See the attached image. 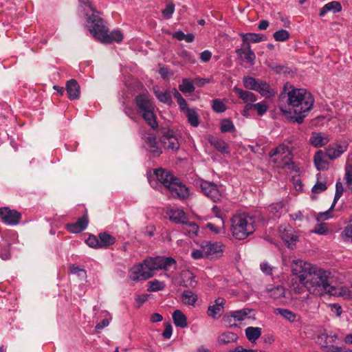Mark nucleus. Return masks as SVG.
I'll use <instances>...</instances> for the list:
<instances>
[{
	"instance_id": "obj_26",
	"label": "nucleus",
	"mask_w": 352,
	"mask_h": 352,
	"mask_svg": "<svg viewBox=\"0 0 352 352\" xmlns=\"http://www.w3.org/2000/svg\"><path fill=\"white\" fill-rule=\"evenodd\" d=\"M181 298L184 305L194 307L197 301L198 296L190 290H185L183 292Z\"/></svg>"
},
{
	"instance_id": "obj_58",
	"label": "nucleus",
	"mask_w": 352,
	"mask_h": 352,
	"mask_svg": "<svg viewBox=\"0 0 352 352\" xmlns=\"http://www.w3.org/2000/svg\"><path fill=\"white\" fill-rule=\"evenodd\" d=\"M332 210H331V208L325 211V212H319L318 214H317L316 217V219L317 221L320 222V221H325V220H327L330 218H331V211Z\"/></svg>"
},
{
	"instance_id": "obj_51",
	"label": "nucleus",
	"mask_w": 352,
	"mask_h": 352,
	"mask_svg": "<svg viewBox=\"0 0 352 352\" xmlns=\"http://www.w3.org/2000/svg\"><path fill=\"white\" fill-rule=\"evenodd\" d=\"M0 257L3 260H8L10 258V245L8 243H0Z\"/></svg>"
},
{
	"instance_id": "obj_30",
	"label": "nucleus",
	"mask_w": 352,
	"mask_h": 352,
	"mask_svg": "<svg viewBox=\"0 0 352 352\" xmlns=\"http://www.w3.org/2000/svg\"><path fill=\"white\" fill-rule=\"evenodd\" d=\"M247 339L251 342H254L261 335V328L249 327L245 330Z\"/></svg>"
},
{
	"instance_id": "obj_47",
	"label": "nucleus",
	"mask_w": 352,
	"mask_h": 352,
	"mask_svg": "<svg viewBox=\"0 0 352 352\" xmlns=\"http://www.w3.org/2000/svg\"><path fill=\"white\" fill-rule=\"evenodd\" d=\"M344 192L343 185L340 182H337L336 184V192L334 195V199L333 203L331 206V210H333L335 207L336 204L342 197Z\"/></svg>"
},
{
	"instance_id": "obj_10",
	"label": "nucleus",
	"mask_w": 352,
	"mask_h": 352,
	"mask_svg": "<svg viewBox=\"0 0 352 352\" xmlns=\"http://www.w3.org/2000/svg\"><path fill=\"white\" fill-rule=\"evenodd\" d=\"M279 234L289 248L294 249L296 247V243L298 241V236L292 226L287 224L281 225L279 228Z\"/></svg>"
},
{
	"instance_id": "obj_59",
	"label": "nucleus",
	"mask_w": 352,
	"mask_h": 352,
	"mask_svg": "<svg viewBox=\"0 0 352 352\" xmlns=\"http://www.w3.org/2000/svg\"><path fill=\"white\" fill-rule=\"evenodd\" d=\"M254 108L259 116H263L267 110V107L264 102L253 104Z\"/></svg>"
},
{
	"instance_id": "obj_15",
	"label": "nucleus",
	"mask_w": 352,
	"mask_h": 352,
	"mask_svg": "<svg viewBox=\"0 0 352 352\" xmlns=\"http://www.w3.org/2000/svg\"><path fill=\"white\" fill-rule=\"evenodd\" d=\"M161 144L165 148L172 151H177L179 147V142L177 138L171 130L164 132L160 139Z\"/></svg>"
},
{
	"instance_id": "obj_48",
	"label": "nucleus",
	"mask_w": 352,
	"mask_h": 352,
	"mask_svg": "<svg viewBox=\"0 0 352 352\" xmlns=\"http://www.w3.org/2000/svg\"><path fill=\"white\" fill-rule=\"evenodd\" d=\"M259 80L250 76H245L243 79V85L246 89L255 90Z\"/></svg>"
},
{
	"instance_id": "obj_6",
	"label": "nucleus",
	"mask_w": 352,
	"mask_h": 352,
	"mask_svg": "<svg viewBox=\"0 0 352 352\" xmlns=\"http://www.w3.org/2000/svg\"><path fill=\"white\" fill-rule=\"evenodd\" d=\"M154 272V258L145 259L143 263L133 266L129 272L131 280L138 281L146 280L152 276Z\"/></svg>"
},
{
	"instance_id": "obj_40",
	"label": "nucleus",
	"mask_w": 352,
	"mask_h": 352,
	"mask_svg": "<svg viewBox=\"0 0 352 352\" xmlns=\"http://www.w3.org/2000/svg\"><path fill=\"white\" fill-rule=\"evenodd\" d=\"M186 226L184 228V232L186 234L190 237H194L197 235L199 227L195 222L188 221L186 220V223H184Z\"/></svg>"
},
{
	"instance_id": "obj_25",
	"label": "nucleus",
	"mask_w": 352,
	"mask_h": 352,
	"mask_svg": "<svg viewBox=\"0 0 352 352\" xmlns=\"http://www.w3.org/2000/svg\"><path fill=\"white\" fill-rule=\"evenodd\" d=\"M238 339L236 333L231 331H225L221 333L217 338V343L220 345L235 342Z\"/></svg>"
},
{
	"instance_id": "obj_32",
	"label": "nucleus",
	"mask_w": 352,
	"mask_h": 352,
	"mask_svg": "<svg viewBox=\"0 0 352 352\" xmlns=\"http://www.w3.org/2000/svg\"><path fill=\"white\" fill-rule=\"evenodd\" d=\"M255 91L259 92L262 96L270 98L274 96V92L271 89L270 86L265 82H261L259 80Z\"/></svg>"
},
{
	"instance_id": "obj_63",
	"label": "nucleus",
	"mask_w": 352,
	"mask_h": 352,
	"mask_svg": "<svg viewBox=\"0 0 352 352\" xmlns=\"http://www.w3.org/2000/svg\"><path fill=\"white\" fill-rule=\"evenodd\" d=\"M261 270L267 275H270L272 272V267L267 262H263L260 265Z\"/></svg>"
},
{
	"instance_id": "obj_45",
	"label": "nucleus",
	"mask_w": 352,
	"mask_h": 352,
	"mask_svg": "<svg viewBox=\"0 0 352 352\" xmlns=\"http://www.w3.org/2000/svg\"><path fill=\"white\" fill-rule=\"evenodd\" d=\"M220 129L222 133L233 132L235 126L230 119H223L221 121Z\"/></svg>"
},
{
	"instance_id": "obj_42",
	"label": "nucleus",
	"mask_w": 352,
	"mask_h": 352,
	"mask_svg": "<svg viewBox=\"0 0 352 352\" xmlns=\"http://www.w3.org/2000/svg\"><path fill=\"white\" fill-rule=\"evenodd\" d=\"M173 38L177 41L184 40L186 43H192L195 40L193 34H184L182 31H177L171 34Z\"/></svg>"
},
{
	"instance_id": "obj_11",
	"label": "nucleus",
	"mask_w": 352,
	"mask_h": 352,
	"mask_svg": "<svg viewBox=\"0 0 352 352\" xmlns=\"http://www.w3.org/2000/svg\"><path fill=\"white\" fill-rule=\"evenodd\" d=\"M200 188L205 195L211 199L214 202L221 199V193L217 186L212 182L205 180L200 181Z\"/></svg>"
},
{
	"instance_id": "obj_2",
	"label": "nucleus",
	"mask_w": 352,
	"mask_h": 352,
	"mask_svg": "<svg viewBox=\"0 0 352 352\" xmlns=\"http://www.w3.org/2000/svg\"><path fill=\"white\" fill-rule=\"evenodd\" d=\"M87 16V27L93 36L103 43H120L123 39L120 30H114L109 32L100 12L91 5L89 0H79Z\"/></svg>"
},
{
	"instance_id": "obj_38",
	"label": "nucleus",
	"mask_w": 352,
	"mask_h": 352,
	"mask_svg": "<svg viewBox=\"0 0 352 352\" xmlns=\"http://www.w3.org/2000/svg\"><path fill=\"white\" fill-rule=\"evenodd\" d=\"M195 89L193 80L190 78H183L182 84L179 85V89L184 94L192 93Z\"/></svg>"
},
{
	"instance_id": "obj_53",
	"label": "nucleus",
	"mask_w": 352,
	"mask_h": 352,
	"mask_svg": "<svg viewBox=\"0 0 352 352\" xmlns=\"http://www.w3.org/2000/svg\"><path fill=\"white\" fill-rule=\"evenodd\" d=\"M212 107L214 111L217 113H223L226 110L225 104L219 99L212 101Z\"/></svg>"
},
{
	"instance_id": "obj_8",
	"label": "nucleus",
	"mask_w": 352,
	"mask_h": 352,
	"mask_svg": "<svg viewBox=\"0 0 352 352\" xmlns=\"http://www.w3.org/2000/svg\"><path fill=\"white\" fill-rule=\"evenodd\" d=\"M166 188L173 197L181 200L187 199L190 195L189 188L176 177Z\"/></svg>"
},
{
	"instance_id": "obj_52",
	"label": "nucleus",
	"mask_w": 352,
	"mask_h": 352,
	"mask_svg": "<svg viewBox=\"0 0 352 352\" xmlns=\"http://www.w3.org/2000/svg\"><path fill=\"white\" fill-rule=\"evenodd\" d=\"M155 96L157 97L160 101L164 103L170 104L172 102L171 95L168 91L158 94L155 92Z\"/></svg>"
},
{
	"instance_id": "obj_55",
	"label": "nucleus",
	"mask_w": 352,
	"mask_h": 352,
	"mask_svg": "<svg viewBox=\"0 0 352 352\" xmlns=\"http://www.w3.org/2000/svg\"><path fill=\"white\" fill-rule=\"evenodd\" d=\"M207 228L214 234H218L223 228V225H221V222L219 224L215 225L214 223L208 222L206 224Z\"/></svg>"
},
{
	"instance_id": "obj_46",
	"label": "nucleus",
	"mask_w": 352,
	"mask_h": 352,
	"mask_svg": "<svg viewBox=\"0 0 352 352\" xmlns=\"http://www.w3.org/2000/svg\"><path fill=\"white\" fill-rule=\"evenodd\" d=\"M223 312V309L220 308V307L216 306L215 304L210 305L207 310L208 316L214 319L219 318Z\"/></svg>"
},
{
	"instance_id": "obj_4",
	"label": "nucleus",
	"mask_w": 352,
	"mask_h": 352,
	"mask_svg": "<svg viewBox=\"0 0 352 352\" xmlns=\"http://www.w3.org/2000/svg\"><path fill=\"white\" fill-rule=\"evenodd\" d=\"M135 103L138 107V112L145 122L151 126L149 132L142 133L144 146L146 149L152 151L154 147V104L151 99L146 94H140L135 98Z\"/></svg>"
},
{
	"instance_id": "obj_35",
	"label": "nucleus",
	"mask_w": 352,
	"mask_h": 352,
	"mask_svg": "<svg viewBox=\"0 0 352 352\" xmlns=\"http://www.w3.org/2000/svg\"><path fill=\"white\" fill-rule=\"evenodd\" d=\"M341 241L352 243V223L346 225L339 235Z\"/></svg>"
},
{
	"instance_id": "obj_21",
	"label": "nucleus",
	"mask_w": 352,
	"mask_h": 352,
	"mask_svg": "<svg viewBox=\"0 0 352 352\" xmlns=\"http://www.w3.org/2000/svg\"><path fill=\"white\" fill-rule=\"evenodd\" d=\"M66 91L67 96L70 100L78 99L80 98V86L76 80L71 79L67 81Z\"/></svg>"
},
{
	"instance_id": "obj_44",
	"label": "nucleus",
	"mask_w": 352,
	"mask_h": 352,
	"mask_svg": "<svg viewBox=\"0 0 352 352\" xmlns=\"http://www.w3.org/2000/svg\"><path fill=\"white\" fill-rule=\"evenodd\" d=\"M240 36L242 37L244 42L258 43L261 41L263 38L261 34L255 33H242Z\"/></svg>"
},
{
	"instance_id": "obj_57",
	"label": "nucleus",
	"mask_w": 352,
	"mask_h": 352,
	"mask_svg": "<svg viewBox=\"0 0 352 352\" xmlns=\"http://www.w3.org/2000/svg\"><path fill=\"white\" fill-rule=\"evenodd\" d=\"M191 256L195 259H199L204 257H206V254L204 251V242L201 245L200 250H194L191 252Z\"/></svg>"
},
{
	"instance_id": "obj_24",
	"label": "nucleus",
	"mask_w": 352,
	"mask_h": 352,
	"mask_svg": "<svg viewBox=\"0 0 352 352\" xmlns=\"http://www.w3.org/2000/svg\"><path fill=\"white\" fill-rule=\"evenodd\" d=\"M342 10V6L340 2L333 1L326 3L320 10V16H324L327 12H332L333 13L339 12Z\"/></svg>"
},
{
	"instance_id": "obj_34",
	"label": "nucleus",
	"mask_w": 352,
	"mask_h": 352,
	"mask_svg": "<svg viewBox=\"0 0 352 352\" xmlns=\"http://www.w3.org/2000/svg\"><path fill=\"white\" fill-rule=\"evenodd\" d=\"M327 188L326 179L322 177L321 174H317V182L312 187L311 191L314 193H320Z\"/></svg>"
},
{
	"instance_id": "obj_12",
	"label": "nucleus",
	"mask_w": 352,
	"mask_h": 352,
	"mask_svg": "<svg viewBox=\"0 0 352 352\" xmlns=\"http://www.w3.org/2000/svg\"><path fill=\"white\" fill-rule=\"evenodd\" d=\"M0 217L2 221L9 226L17 225L21 218V213L8 207L0 208Z\"/></svg>"
},
{
	"instance_id": "obj_62",
	"label": "nucleus",
	"mask_w": 352,
	"mask_h": 352,
	"mask_svg": "<svg viewBox=\"0 0 352 352\" xmlns=\"http://www.w3.org/2000/svg\"><path fill=\"white\" fill-rule=\"evenodd\" d=\"M173 333V327L170 323H166L164 326V330L162 333V336L165 339H169Z\"/></svg>"
},
{
	"instance_id": "obj_64",
	"label": "nucleus",
	"mask_w": 352,
	"mask_h": 352,
	"mask_svg": "<svg viewBox=\"0 0 352 352\" xmlns=\"http://www.w3.org/2000/svg\"><path fill=\"white\" fill-rule=\"evenodd\" d=\"M327 352H352V350L341 346H331L328 348Z\"/></svg>"
},
{
	"instance_id": "obj_7",
	"label": "nucleus",
	"mask_w": 352,
	"mask_h": 352,
	"mask_svg": "<svg viewBox=\"0 0 352 352\" xmlns=\"http://www.w3.org/2000/svg\"><path fill=\"white\" fill-rule=\"evenodd\" d=\"M270 156L272 161L280 168H285L292 161V152L289 148L284 144H280L273 148L270 153Z\"/></svg>"
},
{
	"instance_id": "obj_20",
	"label": "nucleus",
	"mask_w": 352,
	"mask_h": 352,
	"mask_svg": "<svg viewBox=\"0 0 352 352\" xmlns=\"http://www.w3.org/2000/svg\"><path fill=\"white\" fill-rule=\"evenodd\" d=\"M236 53L241 58L245 60L251 65L254 64L256 56L254 52L252 50L250 44L245 45L243 48L236 50Z\"/></svg>"
},
{
	"instance_id": "obj_23",
	"label": "nucleus",
	"mask_w": 352,
	"mask_h": 352,
	"mask_svg": "<svg viewBox=\"0 0 352 352\" xmlns=\"http://www.w3.org/2000/svg\"><path fill=\"white\" fill-rule=\"evenodd\" d=\"M309 142L312 146L318 148L327 144L329 142V138L324 133L314 132L310 137Z\"/></svg>"
},
{
	"instance_id": "obj_5",
	"label": "nucleus",
	"mask_w": 352,
	"mask_h": 352,
	"mask_svg": "<svg viewBox=\"0 0 352 352\" xmlns=\"http://www.w3.org/2000/svg\"><path fill=\"white\" fill-rule=\"evenodd\" d=\"M255 230V218L248 213H237L231 219V232L236 239L242 240L247 238Z\"/></svg>"
},
{
	"instance_id": "obj_3",
	"label": "nucleus",
	"mask_w": 352,
	"mask_h": 352,
	"mask_svg": "<svg viewBox=\"0 0 352 352\" xmlns=\"http://www.w3.org/2000/svg\"><path fill=\"white\" fill-rule=\"evenodd\" d=\"M287 106H280V111L285 115L294 113L295 116H289L294 122L302 123L304 113L309 111L314 104V99L305 89L292 88L287 93Z\"/></svg>"
},
{
	"instance_id": "obj_31",
	"label": "nucleus",
	"mask_w": 352,
	"mask_h": 352,
	"mask_svg": "<svg viewBox=\"0 0 352 352\" xmlns=\"http://www.w3.org/2000/svg\"><path fill=\"white\" fill-rule=\"evenodd\" d=\"M314 164L319 170H323L328 168L329 163L324 159V153L319 151L314 155Z\"/></svg>"
},
{
	"instance_id": "obj_18",
	"label": "nucleus",
	"mask_w": 352,
	"mask_h": 352,
	"mask_svg": "<svg viewBox=\"0 0 352 352\" xmlns=\"http://www.w3.org/2000/svg\"><path fill=\"white\" fill-rule=\"evenodd\" d=\"M88 223V216L87 214H84L76 222L67 224V229L72 233H80L87 228Z\"/></svg>"
},
{
	"instance_id": "obj_13",
	"label": "nucleus",
	"mask_w": 352,
	"mask_h": 352,
	"mask_svg": "<svg viewBox=\"0 0 352 352\" xmlns=\"http://www.w3.org/2000/svg\"><path fill=\"white\" fill-rule=\"evenodd\" d=\"M326 294L342 297L345 300H352V283L350 287H336L329 283Z\"/></svg>"
},
{
	"instance_id": "obj_28",
	"label": "nucleus",
	"mask_w": 352,
	"mask_h": 352,
	"mask_svg": "<svg viewBox=\"0 0 352 352\" xmlns=\"http://www.w3.org/2000/svg\"><path fill=\"white\" fill-rule=\"evenodd\" d=\"M98 238L100 248H106L116 242V238L107 232L100 233Z\"/></svg>"
},
{
	"instance_id": "obj_9",
	"label": "nucleus",
	"mask_w": 352,
	"mask_h": 352,
	"mask_svg": "<svg viewBox=\"0 0 352 352\" xmlns=\"http://www.w3.org/2000/svg\"><path fill=\"white\" fill-rule=\"evenodd\" d=\"M177 269V262L171 257L155 256V276L158 270H164V275L170 277V274Z\"/></svg>"
},
{
	"instance_id": "obj_16",
	"label": "nucleus",
	"mask_w": 352,
	"mask_h": 352,
	"mask_svg": "<svg viewBox=\"0 0 352 352\" xmlns=\"http://www.w3.org/2000/svg\"><path fill=\"white\" fill-rule=\"evenodd\" d=\"M348 148L346 142L329 145L325 149V155L330 160H335L343 154Z\"/></svg>"
},
{
	"instance_id": "obj_36",
	"label": "nucleus",
	"mask_w": 352,
	"mask_h": 352,
	"mask_svg": "<svg viewBox=\"0 0 352 352\" xmlns=\"http://www.w3.org/2000/svg\"><path fill=\"white\" fill-rule=\"evenodd\" d=\"M269 296L274 300H278L285 296V288L278 285L267 289Z\"/></svg>"
},
{
	"instance_id": "obj_50",
	"label": "nucleus",
	"mask_w": 352,
	"mask_h": 352,
	"mask_svg": "<svg viewBox=\"0 0 352 352\" xmlns=\"http://www.w3.org/2000/svg\"><path fill=\"white\" fill-rule=\"evenodd\" d=\"M273 36L276 41L283 42L289 38V33L286 30H280L275 32Z\"/></svg>"
},
{
	"instance_id": "obj_22",
	"label": "nucleus",
	"mask_w": 352,
	"mask_h": 352,
	"mask_svg": "<svg viewBox=\"0 0 352 352\" xmlns=\"http://www.w3.org/2000/svg\"><path fill=\"white\" fill-rule=\"evenodd\" d=\"M167 214L169 216L170 220L173 222L182 224L186 223L187 216L182 210L170 208L168 210Z\"/></svg>"
},
{
	"instance_id": "obj_1",
	"label": "nucleus",
	"mask_w": 352,
	"mask_h": 352,
	"mask_svg": "<svg viewBox=\"0 0 352 352\" xmlns=\"http://www.w3.org/2000/svg\"><path fill=\"white\" fill-rule=\"evenodd\" d=\"M292 274L311 295L322 296L329 285L331 273L316 265L302 259H294L291 262Z\"/></svg>"
},
{
	"instance_id": "obj_41",
	"label": "nucleus",
	"mask_w": 352,
	"mask_h": 352,
	"mask_svg": "<svg viewBox=\"0 0 352 352\" xmlns=\"http://www.w3.org/2000/svg\"><path fill=\"white\" fill-rule=\"evenodd\" d=\"M191 126L196 127L199 125V116L195 109H189L184 113Z\"/></svg>"
},
{
	"instance_id": "obj_27",
	"label": "nucleus",
	"mask_w": 352,
	"mask_h": 352,
	"mask_svg": "<svg viewBox=\"0 0 352 352\" xmlns=\"http://www.w3.org/2000/svg\"><path fill=\"white\" fill-rule=\"evenodd\" d=\"M173 319L176 327L185 328L188 326L187 318L182 311L179 309L173 312Z\"/></svg>"
},
{
	"instance_id": "obj_54",
	"label": "nucleus",
	"mask_w": 352,
	"mask_h": 352,
	"mask_svg": "<svg viewBox=\"0 0 352 352\" xmlns=\"http://www.w3.org/2000/svg\"><path fill=\"white\" fill-rule=\"evenodd\" d=\"M175 11V5L173 3H168L166 6V8L162 10V13L163 16L165 19H170L171 18L173 12Z\"/></svg>"
},
{
	"instance_id": "obj_49",
	"label": "nucleus",
	"mask_w": 352,
	"mask_h": 352,
	"mask_svg": "<svg viewBox=\"0 0 352 352\" xmlns=\"http://www.w3.org/2000/svg\"><path fill=\"white\" fill-rule=\"evenodd\" d=\"M311 232L320 235H327L329 233V229L327 223H321L316 225Z\"/></svg>"
},
{
	"instance_id": "obj_39",
	"label": "nucleus",
	"mask_w": 352,
	"mask_h": 352,
	"mask_svg": "<svg viewBox=\"0 0 352 352\" xmlns=\"http://www.w3.org/2000/svg\"><path fill=\"white\" fill-rule=\"evenodd\" d=\"M210 142L219 151L223 153H229L228 145L223 140L219 138H212Z\"/></svg>"
},
{
	"instance_id": "obj_43",
	"label": "nucleus",
	"mask_w": 352,
	"mask_h": 352,
	"mask_svg": "<svg viewBox=\"0 0 352 352\" xmlns=\"http://www.w3.org/2000/svg\"><path fill=\"white\" fill-rule=\"evenodd\" d=\"M344 179L347 188L352 190V161L346 164Z\"/></svg>"
},
{
	"instance_id": "obj_33",
	"label": "nucleus",
	"mask_w": 352,
	"mask_h": 352,
	"mask_svg": "<svg viewBox=\"0 0 352 352\" xmlns=\"http://www.w3.org/2000/svg\"><path fill=\"white\" fill-rule=\"evenodd\" d=\"M252 310L250 309H243L241 310L234 311L230 313V316L234 319L235 321L242 322L247 318H249L250 314Z\"/></svg>"
},
{
	"instance_id": "obj_56",
	"label": "nucleus",
	"mask_w": 352,
	"mask_h": 352,
	"mask_svg": "<svg viewBox=\"0 0 352 352\" xmlns=\"http://www.w3.org/2000/svg\"><path fill=\"white\" fill-rule=\"evenodd\" d=\"M86 243L91 248H100L99 238L98 239L96 236L90 235L86 239Z\"/></svg>"
},
{
	"instance_id": "obj_29",
	"label": "nucleus",
	"mask_w": 352,
	"mask_h": 352,
	"mask_svg": "<svg viewBox=\"0 0 352 352\" xmlns=\"http://www.w3.org/2000/svg\"><path fill=\"white\" fill-rule=\"evenodd\" d=\"M233 91L237 96L245 102H254L256 100L255 95L248 91H244L241 88L234 87Z\"/></svg>"
},
{
	"instance_id": "obj_60",
	"label": "nucleus",
	"mask_w": 352,
	"mask_h": 352,
	"mask_svg": "<svg viewBox=\"0 0 352 352\" xmlns=\"http://www.w3.org/2000/svg\"><path fill=\"white\" fill-rule=\"evenodd\" d=\"M182 276L185 278H186L188 280H190V283L188 284H184V286L185 287H195L196 281L195 280V276H193V274L189 272H186L182 274Z\"/></svg>"
},
{
	"instance_id": "obj_61",
	"label": "nucleus",
	"mask_w": 352,
	"mask_h": 352,
	"mask_svg": "<svg viewBox=\"0 0 352 352\" xmlns=\"http://www.w3.org/2000/svg\"><path fill=\"white\" fill-rule=\"evenodd\" d=\"M159 73L162 78L165 80L168 79L171 76L173 75V73L168 68L164 66L160 67Z\"/></svg>"
},
{
	"instance_id": "obj_17",
	"label": "nucleus",
	"mask_w": 352,
	"mask_h": 352,
	"mask_svg": "<svg viewBox=\"0 0 352 352\" xmlns=\"http://www.w3.org/2000/svg\"><path fill=\"white\" fill-rule=\"evenodd\" d=\"M338 339V337L336 333L324 330L318 335L316 342L322 347H327L328 349L333 346V344L336 343V340Z\"/></svg>"
},
{
	"instance_id": "obj_14",
	"label": "nucleus",
	"mask_w": 352,
	"mask_h": 352,
	"mask_svg": "<svg viewBox=\"0 0 352 352\" xmlns=\"http://www.w3.org/2000/svg\"><path fill=\"white\" fill-rule=\"evenodd\" d=\"M224 245L221 242L204 241V251L206 257L218 258L221 256Z\"/></svg>"
},
{
	"instance_id": "obj_37",
	"label": "nucleus",
	"mask_w": 352,
	"mask_h": 352,
	"mask_svg": "<svg viewBox=\"0 0 352 352\" xmlns=\"http://www.w3.org/2000/svg\"><path fill=\"white\" fill-rule=\"evenodd\" d=\"M274 313L281 316L284 319L291 322H294L297 316L294 312L287 309L277 308L274 310Z\"/></svg>"
},
{
	"instance_id": "obj_19",
	"label": "nucleus",
	"mask_w": 352,
	"mask_h": 352,
	"mask_svg": "<svg viewBox=\"0 0 352 352\" xmlns=\"http://www.w3.org/2000/svg\"><path fill=\"white\" fill-rule=\"evenodd\" d=\"M175 177L166 169L159 168H155V178L165 188H167Z\"/></svg>"
}]
</instances>
